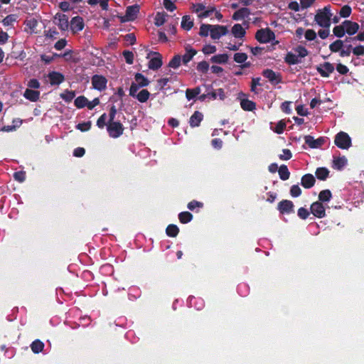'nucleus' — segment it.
Returning a JSON list of instances; mask_svg holds the SVG:
<instances>
[{
    "mask_svg": "<svg viewBox=\"0 0 364 364\" xmlns=\"http://www.w3.org/2000/svg\"><path fill=\"white\" fill-rule=\"evenodd\" d=\"M332 13L330 6L318 9L314 16V21L321 27L329 28L331 24Z\"/></svg>",
    "mask_w": 364,
    "mask_h": 364,
    "instance_id": "1",
    "label": "nucleus"
},
{
    "mask_svg": "<svg viewBox=\"0 0 364 364\" xmlns=\"http://www.w3.org/2000/svg\"><path fill=\"white\" fill-rule=\"evenodd\" d=\"M255 38L259 42L267 43L274 40L275 35L269 28H262L257 31Z\"/></svg>",
    "mask_w": 364,
    "mask_h": 364,
    "instance_id": "4",
    "label": "nucleus"
},
{
    "mask_svg": "<svg viewBox=\"0 0 364 364\" xmlns=\"http://www.w3.org/2000/svg\"><path fill=\"white\" fill-rule=\"evenodd\" d=\"M347 163L348 160L346 156H335L333 157L332 167L336 170H341L347 165Z\"/></svg>",
    "mask_w": 364,
    "mask_h": 364,
    "instance_id": "18",
    "label": "nucleus"
},
{
    "mask_svg": "<svg viewBox=\"0 0 364 364\" xmlns=\"http://www.w3.org/2000/svg\"><path fill=\"white\" fill-rule=\"evenodd\" d=\"M162 65L161 56L159 53H154L149 62V68L151 70H157Z\"/></svg>",
    "mask_w": 364,
    "mask_h": 364,
    "instance_id": "17",
    "label": "nucleus"
},
{
    "mask_svg": "<svg viewBox=\"0 0 364 364\" xmlns=\"http://www.w3.org/2000/svg\"><path fill=\"white\" fill-rule=\"evenodd\" d=\"M294 204L291 201L284 200L278 205V208L282 213H289L293 212Z\"/></svg>",
    "mask_w": 364,
    "mask_h": 364,
    "instance_id": "20",
    "label": "nucleus"
},
{
    "mask_svg": "<svg viewBox=\"0 0 364 364\" xmlns=\"http://www.w3.org/2000/svg\"><path fill=\"white\" fill-rule=\"evenodd\" d=\"M185 50L186 53L183 55L182 59L184 63H187L193 58V56L197 53V52L190 46H186Z\"/></svg>",
    "mask_w": 364,
    "mask_h": 364,
    "instance_id": "25",
    "label": "nucleus"
},
{
    "mask_svg": "<svg viewBox=\"0 0 364 364\" xmlns=\"http://www.w3.org/2000/svg\"><path fill=\"white\" fill-rule=\"evenodd\" d=\"M316 33L312 29H308L305 32V38L308 41H313L316 38Z\"/></svg>",
    "mask_w": 364,
    "mask_h": 364,
    "instance_id": "58",
    "label": "nucleus"
},
{
    "mask_svg": "<svg viewBox=\"0 0 364 364\" xmlns=\"http://www.w3.org/2000/svg\"><path fill=\"white\" fill-rule=\"evenodd\" d=\"M45 36L49 39H56L58 36V32L55 29H49L45 31Z\"/></svg>",
    "mask_w": 364,
    "mask_h": 364,
    "instance_id": "52",
    "label": "nucleus"
},
{
    "mask_svg": "<svg viewBox=\"0 0 364 364\" xmlns=\"http://www.w3.org/2000/svg\"><path fill=\"white\" fill-rule=\"evenodd\" d=\"M25 31L30 34L37 33L38 21L35 18H28L25 21Z\"/></svg>",
    "mask_w": 364,
    "mask_h": 364,
    "instance_id": "14",
    "label": "nucleus"
},
{
    "mask_svg": "<svg viewBox=\"0 0 364 364\" xmlns=\"http://www.w3.org/2000/svg\"><path fill=\"white\" fill-rule=\"evenodd\" d=\"M178 218L181 223H187L192 220L193 215L189 212H182L179 214Z\"/></svg>",
    "mask_w": 364,
    "mask_h": 364,
    "instance_id": "42",
    "label": "nucleus"
},
{
    "mask_svg": "<svg viewBox=\"0 0 364 364\" xmlns=\"http://www.w3.org/2000/svg\"><path fill=\"white\" fill-rule=\"evenodd\" d=\"M149 92L147 90L144 89L139 92L135 98H136L140 102H146L149 100Z\"/></svg>",
    "mask_w": 364,
    "mask_h": 364,
    "instance_id": "33",
    "label": "nucleus"
},
{
    "mask_svg": "<svg viewBox=\"0 0 364 364\" xmlns=\"http://www.w3.org/2000/svg\"><path fill=\"white\" fill-rule=\"evenodd\" d=\"M135 82L138 84L139 86L146 87L149 84V81L146 77H145L141 73H136L135 75Z\"/></svg>",
    "mask_w": 364,
    "mask_h": 364,
    "instance_id": "31",
    "label": "nucleus"
},
{
    "mask_svg": "<svg viewBox=\"0 0 364 364\" xmlns=\"http://www.w3.org/2000/svg\"><path fill=\"white\" fill-rule=\"evenodd\" d=\"M48 77L51 85H59L64 80L63 75L58 72H52L49 73Z\"/></svg>",
    "mask_w": 364,
    "mask_h": 364,
    "instance_id": "22",
    "label": "nucleus"
},
{
    "mask_svg": "<svg viewBox=\"0 0 364 364\" xmlns=\"http://www.w3.org/2000/svg\"><path fill=\"white\" fill-rule=\"evenodd\" d=\"M350 14H351V8L348 5L343 6L341 9L340 12H339L340 16L343 18L348 17L350 15Z\"/></svg>",
    "mask_w": 364,
    "mask_h": 364,
    "instance_id": "49",
    "label": "nucleus"
},
{
    "mask_svg": "<svg viewBox=\"0 0 364 364\" xmlns=\"http://www.w3.org/2000/svg\"><path fill=\"white\" fill-rule=\"evenodd\" d=\"M166 232L169 237H174L178 235L179 229L176 225H169Z\"/></svg>",
    "mask_w": 364,
    "mask_h": 364,
    "instance_id": "41",
    "label": "nucleus"
},
{
    "mask_svg": "<svg viewBox=\"0 0 364 364\" xmlns=\"http://www.w3.org/2000/svg\"><path fill=\"white\" fill-rule=\"evenodd\" d=\"M294 52L300 59L306 57L308 55V50L304 46H301L295 48Z\"/></svg>",
    "mask_w": 364,
    "mask_h": 364,
    "instance_id": "46",
    "label": "nucleus"
},
{
    "mask_svg": "<svg viewBox=\"0 0 364 364\" xmlns=\"http://www.w3.org/2000/svg\"><path fill=\"white\" fill-rule=\"evenodd\" d=\"M228 28L226 26L220 25H212L210 30V37L214 39H219L221 36L226 35Z\"/></svg>",
    "mask_w": 364,
    "mask_h": 364,
    "instance_id": "10",
    "label": "nucleus"
},
{
    "mask_svg": "<svg viewBox=\"0 0 364 364\" xmlns=\"http://www.w3.org/2000/svg\"><path fill=\"white\" fill-rule=\"evenodd\" d=\"M343 23L345 27L346 33L350 36L355 34L360 28L358 23L350 21H344Z\"/></svg>",
    "mask_w": 364,
    "mask_h": 364,
    "instance_id": "16",
    "label": "nucleus"
},
{
    "mask_svg": "<svg viewBox=\"0 0 364 364\" xmlns=\"http://www.w3.org/2000/svg\"><path fill=\"white\" fill-rule=\"evenodd\" d=\"M333 33L336 36H337L338 38H341V37L344 36V35L346 33V30H345L343 23H342L341 25L335 26L333 29Z\"/></svg>",
    "mask_w": 364,
    "mask_h": 364,
    "instance_id": "40",
    "label": "nucleus"
},
{
    "mask_svg": "<svg viewBox=\"0 0 364 364\" xmlns=\"http://www.w3.org/2000/svg\"><path fill=\"white\" fill-rule=\"evenodd\" d=\"M285 60L287 63L295 65L300 62V58L297 56L296 53H288L286 55Z\"/></svg>",
    "mask_w": 364,
    "mask_h": 364,
    "instance_id": "29",
    "label": "nucleus"
},
{
    "mask_svg": "<svg viewBox=\"0 0 364 364\" xmlns=\"http://www.w3.org/2000/svg\"><path fill=\"white\" fill-rule=\"evenodd\" d=\"M87 102L88 100L85 97L80 96L75 100L74 103L77 108L80 109L87 107Z\"/></svg>",
    "mask_w": 364,
    "mask_h": 364,
    "instance_id": "38",
    "label": "nucleus"
},
{
    "mask_svg": "<svg viewBox=\"0 0 364 364\" xmlns=\"http://www.w3.org/2000/svg\"><path fill=\"white\" fill-rule=\"evenodd\" d=\"M16 20H17L16 15L11 14L4 18L3 24L4 26H13L14 23L16 22Z\"/></svg>",
    "mask_w": 364,
    "mask_h": 364,
    "instance_id": "45",
    "label": "nucleus"
},
{
    "mask_svg": "<svg viewBox=\"0 0 364 364\" xmlns=\"http://www.w3.org/2000/svg\"><path fill=\"white\" fill-rule=\"evenodd\" d=\"M279 177L282 180L286 181L289 178L290 173L285 165H282L278 169Z\"/></svg>",
    "mask_w": 364,
    "mask_h": 364,
    "instance_id": "34",
    "label": "nucleus"
},
{
    "mask_svg": "<svg viewBox=\"0 0 364 364\" xmlns=\"http://www.w3.org/2000/svg\"><path fill=\"white\" fill-rule=\"evenodd\" d=\"M193 22L189 16H185L183 17L182 21H181V27L183 29H185L186 31H189L193 27Z\"/></svg>",
    "mask_w": 364,
    "mask_h": 364,
    "instance_id": "36",
    "label": "nucleus"
},
{
    "mask_svg": "<svg viewBox=\"0 0 364 364\" xmlns=\"http://www.w3.org/2000/svg\"><path fill=\"white\" fill-rule=\"evenodd\" d=\"M203 115L201 112L196 111L191 117L189 123L192 127H198L202 121Z\"/></svg>",
    "mask_w": 364,
    "mask_h": 364,
    "instance_id": "23",
    "label": "nucleus"
},
{
    "mask_svg": "<svg viewBox=\"0 0 364 364\" xmlns=\"http://www.w3.org/2000/svg\"><path fill=\"white\" fill-rule=\"evenodd\" d=\"M211 26L212 25H202L200 28L199 34L201 36H208L209 34L210 35Z\"/></svg>",
    "mask_w": 364,
    "mask_h": 364,
    "instance_id": "48",
    "label": "nucleus"
},
{
    "mask_svg": "<svg viewBox=\"0 0 364 364\" xmlns=\"http://www.w3.org/2000/svg\"><path fill=\"white\" fill-rule=\"evenodd\" d=\"M250 10L247 8H242L237 10L232 16V18L235 21H240L250 15Z\"/></svg>",
    "mask_w": 364,
    "mask_h": 364,
    "instance_id": "24",
    "label": "nucleus"
},
{
    "mask_svg": "<svg viewBox=\"0 0 364 364\" xmlns=\"http://www.w3.org/2000/svg\"><path fill=\"white\" fill-rule=\"evenodd\" d=\"M334 143L341 149H348L352 144L351 138L344 132H340L336 135Z\"/></svg>",
    "mask_w": 364,
    "mask_h": 364,
    "instance_id": "2",
    "label": "nucleus"
},
{
    "mask_svg": "<svg viewBox=\"0 0 364 364\" xmlns=\"http://www.w3.org/2000/svg\"><path fill=\"white\" fill-rule=\"evenodd\" d=\"M107 129L109 136L117 138L123 134L124 127L119 122L111 121L107 124Z\"/></svg>",
    "mask_w": 364,
    "mask_h": 364,
    "instance_id": "3",
    "label": "nucleus"
},
{
    "mask_svg": "<svg viewBox=\"0 0 364 364\" xmlns=\"http://www.w3.org/2000/svg\"><path fill=\"white\" fill-rule=\"evenodd\" d=\"M315 183L314 177L311 174H306L301 178V185L306 188H309L314 186Z\"/></svg>",
    "mask_w": 364,
    "mask_h": 364,
    "instance_id": "26",
    "label": "nucleus"
},
{
    "mask_svg": "<svg viewBox=\"0 0 364 364\" xmlns=\"http://www.w3.org/2000/svg\"><path fill=\"white\" fill-rule=\"evenodd\" d=\"M69 18L63 13H57L53 18V23L58 26L61 31H68L69 28Z\"/></svg>",
    "mask_w": 364,
    "mask_h": 364,
    "instance_id": "5",
    "label": "nucleus"
},
{
    "mask_svg": "<svg viewBox=\"0 0 364 364\" xmlns=\"http://www.w3.org/2000/svg\"><path fill=\"white\" fill-rule=\"evenodd\" d=\"M305 143L311 149H318L321 147L325 142L323 137L315 139L313 136L308 135L304 137Z\"/></svg>",
    "mask_w": 364,
    "mask_h": 364,
    "instance_id": "12",
    "label": "nucleus"
},
{
    "mask_svg": "<svg viewBox=\"0 0 364 364\" xmlns=\"http://www.w3.org/2000/svg\"><path fill=\"white\" fill-rule=\"evenodd\" d=\"M39 95H40V92L38 91L33 90L31 89H26L23 94V96L26 99H28L32 102L37 101L39 98Z\"/></svg>",
    "mask_w": 364,
    "mask_h": 364,
    "instance_id": "27",
    "label": "nucleus"
},
{
    "mask_svg": "<svg viewBox=\"0 0 364 364\" xmlns=\"http://www.w3.org/2000/svg\"><path fill=\"white\" fill-rule=\"evenodd\" d=\"M325 207L320 201L314 202L311 205V213L318 218H323L326 216Z\"/></svg>",
    "mask_w": 364,
    "mask_h": 364,
    "instance_id": "9",
    "label": "nucleus"
},
{
    "mask_svg": "<svg viewBox=\"0 0 364 364\" xmlns=\"http://www.w3.org/2000/svg\"><path fill=\"white\" fill-rule=\"evenodd\" d=\"M166 16L167 15L164 12L157 13L155 16V25L157 26H162L166 21Z\"/></svg>",
    "mask_w": 364,
    "mask_h": 364,
    "instance_id": "39",
    "label": "nucleus"
},
{
    "mask_svg": "<svg viewBox=\"0 0 364 364\" xmlns=\"http://www.w3.org/2000/svg\"><path fill=\"white\" fill-rule=\"evenodd\" d=\"M106 121H107V115H106V114H103L97 119V126L100 129L104 128L105 126L106 125Z\"/></svg>",
    "mask_w": 364,
    "mask_h": 364,
    "instance_id": "57",
    "label": "nucleus"
},
{
    "mask_svg": "<svg viewBox=\"0 0 364 364\" xmlns=\"http://www.w3.org/2000/svg\"><path fill=\"white\" fill-rule=\"evenodd\" d=\"M240 105L241 107L245 111H253L256 107L255 103L247 99L242 100L240 102Z\"/></svg>",
    "mask_w": 364,
    "mask_h": 364,
    "instance_id": "28",
    "label": "nucleus"
},
{
    "mask_svg": "<svg viewBox=\"0 0 364 364\" xmlns=\"http://www.w3.org/2000/svg\"><path fill=\"white\" fill-rule=\"evenodd\" d=\"M216 51V47L212 45H206L203 48V52L205 54H212Z\"/></svg>",
    "mask_w": 364,
    "mask_h": 364,
    "instance_id": "62",
    "label": "nucleus"
},
{
    "mask_svg": "<svg viewBox=\"0 0 364 364\" xmlns=\"http://www.w3.org/2000/svg\"><path fill=\"white\" fill-rule=\"evenodd\" d=\"M176 0H164V6L168 11H173L176 9L174 1Z\"/></svg>",
    "mask_w": 364,
    "mask_h": 364,
    "instance_id": "54",
    "label": "nucleus"
},
{
    "mask_svg": "<svg viewBox=\"0 0 364 364\" xmlns=\"http://www.w3.org/2000/svg\"><path fill=\"white\" fill-rule=\"evenodd\" d=\"M352 52L355 55H357V56L363 55H364V46L359 45L358 46H355L353 49Z\"/></svg>",
    "mask_w": 364,
    "mask_h": 364,
    "instance_id": "60",
    "label": "nucleus"
},
{
    "mask_svg": "<svg viewBox=\"0 0 364 364\" xmlns=\"http://www.w3.org/2000/svg\"><path fill=\"white\" fill-rule=\"evenodd\" d=\"M66 44H67L66 40L62 38L55 43L54 47L56 50H60L65 47Z\"/></svg>",
    "mask_w": 364,
    "mask_h": 364,
    "instance_id": "64",
    "label": "nucleus"
},
{
    "mask_svg": "<svg viewBox=\"0 0 364 364\" xmlns=\"http://www.w3.org/2000/svg\"><path fill=\"white\" fill-rule=\"evenodd\" d=\"M316 70L321 76L327 77L333 72L334 67L331 63L326 62L319 65Z\"/></svg>",
    "mask_w": 364,
    "mask_h": 364,
    "instance_id": "13",
    "label": "nucleus"
},
{
    "mask_svg": "<svg viewBox=\"0 0 364 364\" xmlns=\"http://www.w3.org/2000/svg\"><path fill=\"white\" fill-rule=\"evenodd\" d=\"M331 193L329 190H323L318 195L319 201L328 202L331 198Z\"/></svg>",
    "mask_w": 364,
    "mask_h": 364,
    "instance_id": "37",
    "label": "nucleus"
},
{
    "mask_svg": "<svg viewBox=\"0 0 364 364\" xmlns=\"http://www.w3.org/2000/svg\"><path fill=\"white\" fill-rule=\"evenodd\" d=\"M193 11L196 13L200 18L209 17L215 11L213 7H206L202 4L193 5Z\"/></svg>",
    "mask_w": 364,
    "mask_h": 364,
    "instance_id": "7",
    "label": "nucleus"
},
{
    "mask_svg": "<svg viewBox=\"0 0 364 364\" xmlns=\"http://www.w3.org/2000/svg\"><path fill=\"white\" fill-rule=\"evenodd\" d=\"M92 87L98 91H103L107 88V80L101 75H95L92 77Z\"/></svg>",
    "mask_w": 364,
    "mask_h": 364,
    "instance_id": "6",
    "label": "nucleus"
},
{
    "mask_svg": "<svg viewBox=\"0 0 364 364\" xmlns=\"http://www.w3.org/2000/svg\"><path fill=\"white\" fill-rule=\"evenodd\" d=\"M44 344L40 340L34 341L31 345V348L34 353H38L43 350Z\"/></svg>",
    "mask_w": 364,
    "mask_h": 364,
    "instance_id": "32",
    "label": "nucleus"
},
{
    "mask_svg": "<svg viewBox=\"0 0 364 364\" xmlns=\"http://www.w3.org/2000/svg\"><path fill=\"white\" fill-rule=\"evenodd\" d=\"M139 11V7L137 5L128 6L126 10L125 19L127 21H133L136 18Z\"/></svg>",
    "mask_w": 364,
    "mask_h": 364,
    "instance_id": "19",
    "label": "nucleus"
},
{
    "mask_svg": "<svg viewBox=\"0 0 364 364\" xmlns=\"http://www.w3.org/2000/svg\"><path fill=\"white\" fill-rule=\"evenodd\" d=\"M123 55L125 58L126 62L128 64H132L134 60V55L132 52L125 50L123 52Z\"/></svg>",
    "mask_w": 364,
    "mask_h": 364,
    "instance_id": "59",
    "label": "nucleus"
},
{
    "mask_svg": "<svg viewBox=\"0 0 364 364\" xmlns=\"http://www.w3.org/2000/svg\"><path fill=\"white\" fill-rule=\"evenodd\" d=\"M316 176L318 179L325 180L328 176V171L325 168H318L316 171Z\"/></svg>",
    "mask_w": 364,
    "mask_h": 364,
    "instance_id": "43",
    "label": "nucleus"
},
{
    "mask_svg": "<svg viewBox=\"0 0 364 364\" xmlns=\"http://www.w3.org/2000/svg\"><path fill=\"white\" fill-rule=\"evenodd\" d=\"M291 152L289 149H283L282 154L279 155V159L282 160H289L291 158Z\"/></svg>",
    "mask_w": 364,
    "mask_h": 364,
    "instance_id": "61",
    "label": "nucleus"
},
{
    "mask_svg": "<svg viewBox=\"0 0 364 364\" xmlns=\"http://www.w3.org/2000/svg\"><path fill=\"white\" fill-rule=\"evenodd\" d=\"M69 24V27L73 33H77L84 28V21L80 16L73 18Z\"/></svg>",
    "mask_w": 364,
    "mask_h": 364,
    "instance_id": "11",
    "label": "nucleus"
},
{
    "mask_svg": "<svg viewBox=\"0 0 364 364\" xmlns=\"http://www.w3.org/2000/svg\"><path fill=\"white\" fill-rule=\"evenodd\" d=\"M343 46V41L341 40H337L329 46V48L332 52H338L341 50Z\"/></svg>",
    "mask_w": 364,
    "mask_h": 364,
    "instance_id": "44",
    "label": "nucleus"
},
{
    "mask_svg": "<svg viewBox=\"0 0 364 364\" xmlns=\"http://www.w3.org/2000/svg\"><path fill=\"white\" fill-rule=\"evenodd\" d=\"M228 60V55L225 53L218 54L211 58V61L215 63H225Z\"/></svg>",
    "mask_w": 364,
    "mask_h": 364,
    "instance_id": "35",
    "label": "nucleus"
},
{
    "mask_svg": "<svg viewBox=\"0 0 364 364\" xmlns=\"http://www.w3.org/2000/svg\"><path fill=\"white\" fill-rule=\"evenodd\" d=\"M262 74L272 84H278L281 81L279 75L272 70L266 69L262 72Z\"/></svg>",
    "mask_w": 364,
    "mask_h": 364,
    "instance_id": "15",
    "label": "nucleus"
},
{
    "mask_svg": "<svg viewBox=\"0 0 364 364\" xmlns=\"http://www.w3.org/2000/svg\"><path fill=\"white\" fill-rule=\"evenodd\" d=\"M231 31L233 36L238 39H242L246 34L245 29L239 23L235 24Z\"/></svg>",
    "mask_w": 364,
    "mask_h": 364,
    "instance_id": "21",
    "label": "nucleus"
},
{
    "mask_svg": "<svg viewBox=\"0 0 364 364\" xmlns=\"http://www.w3.org/2000/svg\"><path fill=\"white\" fill-rule=\"evenodd\" d=\"M181 61V57L180 55H176L169 62L168 66L173 68H177L179 67Z\"/></svg>",
    "mask_w": 364,
    "mask_h": 364,
    "instance_id": "50",
    "label": "nucleus"
},
{
    "mask_svg": "<svg viewBox=\"0 0 364 364\" xmlns=\"http://www.w3.org/2000/svg\"><path fill=\"white\" fill-rule=\"evenodd\" d=\"M285 127H286L285 122L280 121L277 124V125L274 128V132L277 134H282Z\"/></svg>",
    "mask_w": 364,
    "mask_h": 364,
    "instance_id": "63",
    "label": "nucleus"
},
{
    "mask_svg": "<svg viewBox=\"0 0 364 364\" xmlns=\"http://www.w3.org/2000/svg\"><path fill=\"white\" fill-rule=\"evenodd\" d=\"M290 193H291V196L293 197H298L301 195V190L299 186L294 185L291 188Z\"/></svg>",
    "mask_w": 364,
    "mask_h": 364,
    "instance_id": "56",
    "label": "nucleus"
},
{
    "mask_svg": "<svg viewBox=\"0 0 364 364\" xmlns=\"http://www.w3.org/2000/svg\"><path fill=\"white\" fill-rule=\"evenodd\" d=\"M141 87L138 84H136L135 82H133L131 85L130 89H129V95L135 97L136 95L139 93V88Z\"/></svg>",
    "mask_w": 364,
    "mask_h": 364,
    "instance_id": "51",
    "label": "nucleus"
},
{
    "mask_svg": "<svg viewBox=\"0 0 364 364\" xmlns=\"http://www.w3.org/2000/svg\"><path fill=\"white\" fill-rule=\"evenodd\" d=\"M247 59V55L245 53H236L234 55V60L237 63H243Z\"/></svg>",
    "mask_w": 364,
    "mask_h": 364,
    "instance_id": "47",
    "label": "nucleus"
},
{
    "mask_svg": "<svg viewBox=\"0 0 364 364\" xmlns=\"http://www.w3.org/2000/svg\"><path fill=\"white\" fill-rule=\"evenodd\" d=\"M61 97L66 102H70L75 97V92L73 91H66L61 95Z\"/></svg>",
    "mask_w": 364,
    "mask_h": 364,
    "instance_id": "55",
    "label": "nucleus"
},
{
    "mask_svg": "<svg viewBox=\"0 0 364 364\" xmlns=\"http://www.w3.org/2000/svg\"><path fill=\"white\" fill-rule=\"evenodd\" d=\"M225 97L226 95L224 90L220 88L207 94L200 95L198 97V100L202 102L205 101L207 98L210 100H216L217 98H219L220 100H223Z\"/></svg>",
    "mask_w": 364,
    "mask_h": 364,
    "instance_id": "8",
    "label": "nucleus"
},
{
    "mask_svg": "<svg viewBox=\"0 0 364 364\" xmlns=\"http://www.w3.org/2000/svg\"><path fill=\"white\" fill-rule=\"evenodd\" d=\"M201 92L199 87H195L194 89H187L186 91V97L188 100L194 99Z\"/></svg>",
    "mask_w": 364,
    "mask_h": 364,
    "instance_id": "30",
    "label": "nucleus"
},
{
    "mask_svg": "<svg viewBox=\"0 0 364 364\" xmlns=\"http://www.w3.org/2000/svg\"><path fill=\"white\" fill-rule=\"evenodd\" d=\"M91 122H86L83 123H80L76 126V128L81 132L88 131L91 128Z\"/></svg>",
    "mask_w": 364,
    "mask_h": 364,
    "instance_id": "53",
    "label": "nucleus"
}]
</instances>
